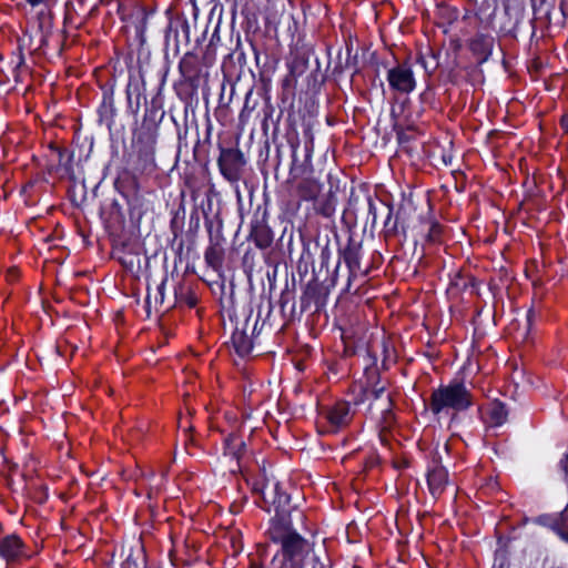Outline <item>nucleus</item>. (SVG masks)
Here are the masks:
<instances>
[{
  "mask_svg": "<svg viewBox=\"0 0 568 568\" xmlns=\"http://www.w3.org/2000/svg\"><path fill=\"white\" fill-rule=\"evenodd\" d=\"M268 534L272 541L281 545L285 562L290 564L291 568H303L304 560L311 551L308 541L292 528L278 523L273 524Z\"/></svg>",
  "mask_w": 568,
  "mask_h": 568,
  "instance_id": "obj_1",
  "label": "nucleus"
},
{
  "mask_svg": "<svg viewBox=\"0 0 568 568\" xmlns=\"http://www.w3.org/2000/svg\"><path fill=\"white\" fill-rule=\"evenodd\" d=\"M473 403L468 389L460 383L442 386L433 392L429 407L433 413L459 412L467 409Z\"/></svg>",
  "mask_w": 568,
  "mask_h": 568,
  "instance_id": "obj_2",
  "label": "nucleus"
},
{
  "mask_svg": "<svg viewBox=\"0 0 568 568\" xmlns=\"http://www.w3.org/2000/svg\"><path fill=\"white\" fill-rule=\"evenodd\" d=\"M389 87L399 93H409L416 87V81L407 63L398 64L387 72Z\"/></svg>",
  "mask_w": 568,
  "mask_h": 568,
  "instance_id": "obj_3",
  "label": "nucleus"
},
{
  "mask_svg": "<svg viewBox=\"0 0 568 568\" xmlns=\"http://www.w3.org/2000/svg\"><path fill=\"white\" fill-rule=\"evenodd\" d=\"M219 168L229 181H236L241 169L245 164L242 152L237 149H224L219 158Z\"/></svg>",
  "mask_w": 568,
  "mask_h": 568,
  "instance_id": "obj_4",
  "label": "nucleus"
},
{
  "mask_svg": "<svg viewBox=\"0 0 568 568\" xmlns=\"http://www.w3.org/2000/svg\"><path fill=\"white\" fill-rule=\"evenodd\" d=\"M307 169L304 168L302 173L304 176L298 178L296 170H292L293 181L297 195L303 201H314L322 192V184L311 174H306Z\"/></svg>",
  "mask_w": 568,
  "mask_h": 568,
  "instance_id": "obj_5",
  "label": "nucleus"
},
{
  "mask_svg": "<svg viewBox=\"0 0 568 568\" xmlns=\"http://www.w3.org/2000/svg\"><path fill=\"white\" fill-rule=\"evenodd\" d=\"M427 483L429 491L434 497L440 496L449 484L448 473L438 464L437 459H434V466L428 470Z\"/></svg>",
  "mask_w": 568,
  "mask_h": 568,
  "instance_id": "obj_6",
  "label": "nucleus"
},
{
  "mask_svg": "<svg viewBox=\"0 0 568 568\" xmlns=\"http://www.w3.org/2000/svg\"><path fill=\"white\" fill-rule=\"evenodd\" d=\"M0 555L8 562H16L28 557L21 539L16 535L7 536L0 541Z\"/></svg>",
  "mask_w": 568,
  "mask_h": 568,
  "instance_id": "obj_7",
  "label": "nucleus"
},
{
  "mask_svg": "<svg viewBox=\"0 0 568 568\" xmlns=\"http://www.w3.org/2000/svg\"><path fill=\"white\" fill-rule=\"evenodd\" d=\"M351 418L349 405L345 402L336 403L326 412V419L334 429L346 426Z\"/></svg>",
  "mask_w": 568,
  "mask_h": 568,
  "instance_id": "obj_8",
  "label": "nucleus"
},
{
  "mask_svg": "<svg viewBox=\"0 0 568 568\" xmlns=\"http://www.w3.org/2000/svg\"><path fill=\"white\" fill-rule=\"evenodd\" d=\"M261 495L266 504L274 505L276 508L283 507L288 503V496L281 491L278 483L267 480L261 488Z\"/></svg>",
  "mask_w": 568,
  "mask_h": 568,
  "instance_id": "obj_9",
  "label": "nucleus"
},
{
  "mask_svg": "<svg viewBox=\"0 0 568 568\" xmlns=\"http://www.w3.org/2000/svg\"><path fill=\"white\" fill-rule=\"evenodd\" d=\"M372 394L374 395L375 400H384V405L382 403H375V406L376 408H382L383 429H387L394 423V415L390 409V394L385 393L383 387H381L377 390H373Z\"/></svg>",
  "mask_w": 568,
  "mask_h": 568,
  "instance_id": "obj_10",
  "label": "nucleus"
},
{
  "mask_svg": "<svg viewBox=\"0 0 568 568\" xmlns=\"http://www.w3.org/2000/svg\"><path fill=\"white\" fill-rule=\"evenodd\" d=\"M469 47L481 60H485L491 51L493 38L484 34H477L470 40Z\"/></svg>",
  "mask_w": 568,
  "mask_h": 568,
  "instance_id": "obj_11",
  "label": "nucleus"
},
{
  "mask_svg": "<svg viewBox=\"0 0 568 568\" xmlns=\"http://www.w3.org/2000/svg\"><path fill=\"white\" fill-rule=\"evenodd\" d=\"M232 345L235 352L240 356H245L250 354L253 348V342L251 337L246 334V332L242 329H235L232 334Z\"/></svg>",
  "mask_w": 568,
  "mask_h": 568,
  "instance_id": "obj_12",
  "label": "nucleus"
},
{
  "mask_svg": "<svg viewBox=\"0 0 568 568\" xmlns=\"http://www.w3.org/2000/svg\"><path fill=\"white\" fill-rule=\"evenodd\" d=\"M244 452H245V444H244L243 439L240 436H237L236 434H231L225 439L224 454L226 456H231L232 458H234L237 462V464L240 463L242 456L244 455Z\"/></svg>",
  "mask_w": 568,
  "mask_h": 568,
  "instance_id": "obj_13",
  "label": "nucleus"
},
{
  "mask_svg": "<svg viewBox=\"0 0 568 568\" xmlns=\"http://www.w3.org/2000/svg\"><path fill=\"white\" fill-rule=\"evenodd\" d=\"M251 239L257 247L266 248L273 242V233L266 225L257 224L252 229Z\"/></svg>",
  "mask_w": 568,
  "mask_h": 568,
  "instance_id": "obj_14",
  "label": "nucleus"
},
{
  "mask_svg": "<svg viewBox=\"0 0 568 568\" xmlns=\"http://www.w3.org/2000/svg\"><path fill=\"white\" fill-rule=\"evenodd\" d=\"M488 422L491 426H500L507 419V410L503 403L494 402L488 408Z\"/></svg>",
  "mask_w": 568,
  "mask_h": 568,
  "instance_id": "obj_15",
  "label": "nucleus"
},
{
  "mask_svg": "<svg viewBox=\"0 0 568 568\" xmlns=\"http://www.w3.org/2000/svg\"><path fill=\"white\" fill-rule=\"evenodd\" d=\"M165 284H166V278H163L162 282L160 284H158L153 291L151 288L148 290V295H146V300H145L148 308H151L152 306H154L158 310V307L163 304Z\"/></svg>",
  "mask_w": 568,
  "mask_h": 568,
  "instance_id": "obj_16",
  "label": "nucleus"
},
{
  "mask_svg": "<svg viewBox=\"0 0 568 568\" xmlns=\"http://www.w3.org/2000/svg\"><path fill=\"white\" fill-rule=\"evenodd\" d=\"M334 212V207L327 203L326 205H324L322 209H321V213L325 216H331Z\"/></svg>",
  "mask_w": 568,
  "mask_h": 568,
  "instance_id": "obj_17",
  "label": "nucleus"
},
{
  "mask_svg": "<svg viewBox=\"0 0 568 568\" xmlns=\"http://www.w3.org/2000/svg\"><path fill=\"white\" fill-rule=\"evenodd\" d=\"M28 3H30L32 7H36L40 3H42L44 0H27Z\"/></svg>",
  "mask_w": 568,
  "mask_h": 568,
  "instance_id": "obj_18",
  "label": "nucleus"
},
{
  "mask_svg": "<svg viewBox=\"0 0 568 568\" xmlns=\"http://www.w3.org/2000/svg\"><path fill=\"white\" fill-rule=\"evenodd\" d=\"M562 467H564V470L566 471V474H568V455L565 458V460L562 462Z\"/></svg>",
  "mask_w": 568,
  "mask_h": 568,
  "instance_id": "obj_19",
  "label": "nucleus"
},
{
  "mask_svg": "<svg viewBox=\"0 0 568 568\" xmlns=\"http://www.w3.org/2000/svg\"><path fill=\"white\" fill-rule=\"evenodd\" d=\"M562 124L566 126V129L568 130V118H565L562 119Z\"/></svg>",
  "mask_w": 568,
  "mask_h": 568,
  "instance_id": "obj_20",
  "label": "nucleus"
},
{
  "mask_svg": "<svg viewBox=\"0 0 568 568\" xmlns=\"http://www.w3.org/2000/svg\"><path fill=\"white\" fill-rule=\"evenodd\" d=\"M561 538L568 541V536L565 534H561Z\"/></svg>",
  "mask_w": 568,
  "mask_h": 568,
  "instance_id": "obj_21",
  "label": "nucleus"
},
{
  "mask_svg": "<svg viewBox=\"0 0 568 568\" xmlns=\"http://www.w3.org/2000/svg\"><path fill=\"white\" fill-rule=\"evenodd\" d=\"M206 260H207L209 262H211L210 253H206Z\"/></svg>",
  "mask_w": 568,
  "mask_h": 568,
  "instance_id": "obj_22",
  "label": "nucleus"
},
{
  "mask_svg": "<svg viewBox=\"0 0 568 568\" xmlns=\"http://www.w3.org/2000/svg\"><path fill=\"white\" fill-rule=\"evenodd\" d=\"M530 318H531V313H529L528 316H527L528 323H530Z\"/></svg>",
  "mask_w": 568,
  "mask_h": 568,
  "instance_id": "obj_23",
  "label": "nucleus"
}]
</instances>
